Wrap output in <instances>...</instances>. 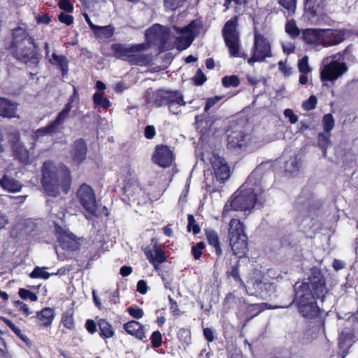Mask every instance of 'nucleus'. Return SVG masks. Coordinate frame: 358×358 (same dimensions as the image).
Returning a JSON list of instances; mask_svg holds the SVG:
<instances>
[{
    "instance_id": "f257e3e1",
    "label": "nucleus",
    "mask_w": 358,
    "mask_h": 358,
    "mask_svg": "<svg viewBox=\"0 0 358 358\" xmlns=\"http://www.w3.org/2000/svg\"><path fill=\"white\" fill-rule=\"evenodd\" d=\"M237 17L228 20L222 29V35L229 55L232 57L248 59V63L252 66L255 62H262L266 57H272L271 44L262 34L255 33L252 55L248 57V54L241 50L239 32L237 29Z\"/></svg>"
},
{
    "instance_id": "f03ea898",
    "label": "nucleus",
    "mask_w": 358,
    "mask_h": 358,
    "mask_svg": "<svg viewBox=\"0 0 358 358\" xmlns=\"http://www.w3.org/2000/svg\"><path fill=\"white\" fill-rule=\"evenodd\" d=\"M308 280L295 283L294 288L299 311L303 317L313 318L320 312L315 299L323 298L327 291L324 278L320 271L312 272Z\"/></svg>"
},
{
    "instance_id": "7ed1b4c3",
    "label": "nucleus",
    "mask_w": 358,
    "mask_h": 358,
    "mask_svg": "<svg viewBox=\"0 0 358 358\" xmlns=\"http://www.w3.org/2000/svg\"><path fill=\"white\" fill-rule=\"evenodd\" d=\"M42 185L50 196H57L60 191L67 193L71 185V172L62 164L45 162L43 166Z\"/></svg>"
},
{
    "instance_id": "20e7f679",
    "label": "nucleus",
    "mask_w": 358,
    "mask_h": 358,
    "mask_svg": "<svg viewBox=\"0 0 358 358\" xmlns=\"http://www.w3.org/2000/svg\"><path fill=\"white\" fill-rule=\"evenodd\" d=\"M262 192V188L255 185V174L250 176L246 182L234 193L232 200L225 204L222 217H227L231 210L242 211L252 208Z\"/></svg>"
},
{
    "instance_id": "39448f33",
    "label": "nucleus",
    "mask_w": 358,
    "mask_h": 358,
    "mask_svg": "<svg viewBox=\"0 0 358 358\" xmlns=\"http://www.w3.org/2000/svg\"><path fill=\"white\" fill-rule=\"evenodd\" d=\"M12 48L15 57L21 62L33 64L38 62L34 52V41L23 27H18L13 30Z\"/></svg>"
},
{
    "instance_id": "423d86ee",
    "label": "nucleus",
    "mask_w": 358,
    "mask_h": 358,
    "mask_svg": "<svg viewBox=\"0 0 358 358\" xmlns=\"http://www.w3.org/2000/svg\"><path fill=\"white\" fill-rule=\"evenodd\" d=\"M227 238L234 255L241 258L248 252V236L243 224L237 219H231L229 224Z\"/></svg>"
},
{
    "instance_id": "0eeeda50",
    "label": "nucleus",
    "mask_w": 358,
    "mask_h": 358,
    "mask_svg": "<svg viewBox=\"0 0 358 358\" xmlns=\"http://www.w3.org/2000/svg\"><path fill=\"white\" fill-rule=\"evenodd\" d=\"M348 49L346 48L341 52L327 57L323 59L325 63L320 71V78L322 82H334L348 71V66L344 62H341L343 59V56L347 53Z\"/></svg>"
},
{
    "instance_id": "6e6552de",
    "label": "nucleus",
    "mask_w": 358,
    "mask_h": 358,
    "mask_svg": "<svg viewBox=\"0 0 358 358\" xmlns=\"http://www.w3.org/2000/svg\"><path fill=\"white\" fill-rule=\"evenodd\" d=\"M76 197L81 205L85 210L87 219H92V217L97 216V202L94 190L88 185L84 183L78 188Z\"/></svg>"
},
{
    "instance_id": "1a4fd4ad",
    "label": "nucleus",
    "mask_w": 358,
    "mask_h": 358,
    "mask_svg": "<svg viewBox=\"0 0 358 358\" xmlns=\"http://www.w3.org/2000/svg\"><path fill=\"white\" fill-rule=\"evenodd\" d=\"M173 29L180 34L176 38V47L178 50H182L191 45L194 37L199 34L201 30V24L197 20H193L182 29L176 26L173 27Z\"/></svg>"
},
{
    "instance_id": "9d476101",
    "label": "nucleus",
    "mask_w": 358,
    "mask_h": 358,
    "mask_svg": "<svg viewBox=\"0 0 358 358\" xmlns=\"http://www.w3.org/2000/svg\"><path fill=\"white\" fill-rule=\"evenodd\" d=\"M348 36V32L345 30L322 29L321 45L323 47L336 45L344 41Z\"/></svg>"
},
{
    "instance_id": "9b49d317",
    "label": "nucleus",
    "mask_w": 358,
    "mask_h": 358,
    "mask_svg": "<svg viewBox=\"0 0 358 358\" xmlns=\"http://www.w3.org/2000/svg\"><path fill=\"white\" fill-rule=\"evenodd\" d=\"M55 230L57 239L60 245L64 249L73 251L79 248V243L76 239L75 236L68 229H63L62 227L56 225Z\"/></svg>"
},
{
    "instance_id": "f8f14e48",
    "label": "nucleus",
    "mask_w": 358,
    "mask_h": 358,
    "mask_svg": "<svg viewBox=\"0 0 358 358\" xmlns=\"http://www.w3.org/2000/svg\"><path fill=\"white\" fill-rule=\"evenodd\" d=\"M153 161L159 166L166 168L170 166L174 159L172 151L166 145H157L152 157Z\"/></svg>"
},
{
    "instance_id": "ddd939ff",
    "label": "nucleus",
    "mask_w": 358,
    "mask_h": 358,
    "mask_svg": "<svg viewBox=\"0 0 358 358\" xmlns=\"http://www.w3.org/2000/svg\"><path fill=\"white\" fill-rule=\"evenodd\" d=\"M87 146L83 139L76 140L69 150V158L72 163L79 165L86 159Z\"/></svg>"
},
{
    "instance_id": "4468645a",
    "label": "nucleus",
    "mask_w": 358,
    "mask_h": 358,
    "mask_svg": "<svg viewBox=\"0 0 358 358\" xmlns=\"http://www.w3.org/2000/svg\"><path fill=\"white\" fill-rule=\"evenodd\" d=\"M210 162L217 180L224 182L230 176L229 167L224 159L218 155H213Z\"/></svg>"
},
{
    "instance_id": "2eb2a0df",
    "label": "nucleus",
    "mask_w": 358,
    "mask_h": 358,
    "mask_svg": "<svg viewBox=\"0 0 358 358\" xmlns=\"http://www.w3.org/2000/svg\"><path fill=\"white\" fill-rule=\"evenodd\" d=\"M111 50L117 58L129 61L131 63L134 60V46L132 45L115 43L111 45Z\"/></svg>"
},
{
    "instance_id": "dca6fc26",
    "label": "nucleus",
    "mask_w": 358,
    "mask_h": 358,
    "mask_svg": "<svg viewBox=\"0 0 358 358\" xmlns=\"http://www.w3.org/2000/svg\"><path fill=\"white\" fill-rule=\"evenodd\" d=\"M49 62L59 69L63 78H66L69 74V60L62 55L52 52L48 59Z\"/></svg>"
},
{
    "instance_id": "f3484780",
    "label": "nucleus",
    "mask_w": 358,
    "mask_h": 358,
    "mask_svg": "<svg viewBox=\"0 0 358 358\" xmlns=\"http://www.w3.org/2000/svg\"><path fill=\"white\" fill-rule=\"evenodd\" d=\"M246 134L242 131H232L227 138V146L230 150H237L246 145Z\"/></svg>"
},
{
    "instance_id": "a211bd4d",
    "label": "nucleus",
    "mask_w": 358,
    "mask_h": 358,
    "mask_svg": "<svg viewBox=\"0 0 358 358\" xmlns=\"http://www.w3.org/2000/svg\"><path fill=\"white\" fill-rule=\"evenodd\" d=\"M10 141L15 155L20 162H27L29 157V151L20 143L19 134L17 132L13 134Z\"/></svg>"
},
{
    "instance_id": "6ab92c4d",
    "label": "nucleus",
    "mask_w": 358,
    "mask_h": 358,
    "mask_svg": "<svg viewBox=\"0 0 358 358\" xmlns=\"http://www.w3.org/2000/svg\"><path fill=\"white\" fill-rule=\"evenodd\" d=\"M145 254L148 260L153 264L155 269L159 268V264L166 261V256L163 250L154 245L153 250L148 248L145 250Z\"/></svg>"
},
{
    "instance_id": "aec40b11",
    "label": "nucleus",
    "mask_w": 358,
    "mask_h": 358,
    "mask_svg": "<svg viewBox=\"0 0 358 358\" xmlns=\"http://www.w3.org/2000/svg\"><path fill=\"white\" fill-rule=\"evenodd\" d=\"M322 29H308L303 31V40L308 44L321 45Z\"/></svg>"
},
{
    "instance_id": "412c9836",
    "label": "nucleus",
    "mask_w": 358,
    "mask_h": 358,
    "mask_svg": "<svg viewBox=\"0 0 358 358\" xmlns=\"http://www.w3.org/2000/svg\"><path fill=\"white\" fill-rule=\"evenodd\" d=\"M17 105L9 100L0 97V115L12 118L16 117Z\"/></svg>"
},
{
    "instance_id": "4be33fe9",
    "label": "nucleus",
    "mask_w": 358,
    "mask_h": 358,
    "mask_svg": "<svg viewBox=\"0 0 358 358\" xmlns=\"http://www.w3.org/2000/svg\"><path fill=\"white\" fill-rule=\"evenodd\" d=\"M55 310L51 308H45L37 312L36 317L40 322V325L45 327H50L55 318Z\"/></svg>"
},
{
    "instance_id": "5701e85b",
    "label": "nucleus",
    "mask_w": 358,
    "mask_h": 358,
    "mask_svg": "<svg viewBox=\"0 0 358 358\" xmlns=\"http://www.w3.org/2000/svg\"><path fill=\"white\" fill-rule=\"evenodd\" d=\"M248 282L252 284L253 289L257 292H259V293L265 292L271 294L275 292L276 287L275 284L273 282L262 283L261 280L254 278H251Z\"/></svg>"
},
{
    "instance_id": "b1692460",
    "label": "nucleus",
    "mask_w": 358,
    "mask_h": 358,
    "mask_svg": "<svg viewBox=\"0 0 358 358\" xmlns=\"http://www.w3.org/2000/svg\"><path fill=\"white\" fill-rule=\"evenodd\" d=\"M0 185L6 190L11 192H19L22 189V185L17 180L4 176L0 179Z\"/></svg>"
},
{
    "instance_id": "393cba45",
    "label": "nucleus",
    "mask_w": 358,
    "mask_h": 358,
    "mask_svg": "<svg viewBox=\"0 0 358 358\" xmlns=\"http://www.w3.org/2000/svg\"><path fill=\"white\" fill-rule=\"evenodd\" d=\"M206 236L209 244L215 248L216 255L220 257L222 254V250L220 247V239L217 232L210 229L207 230Z\"/></svg>"
},
{
    "instance_id": "a878e982",
    "label": "nucleus",
    "mask_w": 358,
    "mask_h": 358,
    "mask_svg": "<svg viewBox=\"0 0 358 358\" xmlns=\"http://www.w3.org/2000/svg\"><path fill=\"white\" fill-rule=\"evenodd\" d=\"M115 32V27L111 25L107 26H97L94 31V35L99 38H111Z\"/></svg>"
},
{
    "instance_id": "bb28decb",
    "label": "nucleus",
    "mask_w": 358,
    "mask_h": 358,
    "mask_svg": "<svg viewBox=\"0 0 358 358\" xmlns=\"http://www.w3.org/2000/svg\"><path fill=\"white\" fill-rule=\"evenodd\" d=\"M73 99L71 101H69L64 106V109L59 113L56 120L50 123L51 125H54V129L56 130L57 125L62 124L69 115L70 110L72 108Z\"/></svg>"
},
{
    "instance_id": "cd10ccee",
    "label": "nucleus",
    "mask_w": 358,
    "mask_h": 358,
    "mask_svg": "<svg viewBox=\"0 0 358 358\" xmlns=\"http://www.w3.org/2000/svg\"><path fill=\"white\" fill-rule=\"evenodd\" d=\"M1 319L3 321V322L10 328V329L20 338L22 339L27 345H31V341L26 336L22 331V330L13 324L10 320L6 317H1Z\"/></svg>"
},
{
    "instance_id": "c85d7f7f",
    "label": "nucleus",
    "mask_w": 358,
    "mask_h": 358,
    "mask_svg": "<svg viewBox=\"0 0 358 358\" xmlns=\"http://www.w3.org/2000/svg\"><path fill=\"white\" fill-rule=\"evenodd\" d=\"M169 91L164 90H159L155 92L152 96L153 103L157 106L166 105V99L169 98Z\"/></svg>"
},
{
    "instance_id": "c756f323",
    "label": "nucleus",
    "mask_w": 358,
    "mask_h": 358,
    "mask_svg": "<svg viewBox=\"0 0 358 358\" xmlns=\"http://www.w3.org/2000/svg\"><path fill=\"white\" fill-rule=\"evenodd\" d=\"M99 327L100 329V336L103 338H110L114 334L112 326L105 320L99 321Z\"/></svg>"
},
{
    "instance_id": "7c9ffc66",
    "label": "nucleus",
    "mask_w": 358,
    "mask_h": 358,
    "mask_svg": "<svg viewBox=\"0 0 358 358\" xmlns=\"http://www.w3.org/2000/svg\"><path fill=\"white\" fill-rule=\"evenodd\" d=\"M329 138H330L329 133H320L317 135L318 145L322 150L324 157H326L327 149L331 144Z\"/></svg>"
},
{
    "instance_id": "2f4dec72",
    "label": "nucleus",
    "mask_w": 358,
    "mask_h": 358,
    "mask_svg": "<svg viewBox=\"0 0 358 358\" xmlns=\"http://www.w3.org/2000/svg\"><path fill=\"white\" fill-rule=\"evenodd\" d=\"M285 169L290 173H294L299 171V162L296 156L291 157L285 162Z\"/></svg>"
},
{
    "instance_id": "473e14b6",
    "label": "nucleus",
    "mask_w": 358,
    "mask_h": 358,
    "mask_svg": "<svg viewBox=\"0 0 358 358\" xmlns=\"http://www.w3.org/2000/svg\"><path fill=\"white\" fill-rule=\"evenodd\" d=\"M323 0H307L306 7L314 15H317L323 8Z\"/></svg>"
},
{
    "instance_id": "72a5a7b5",
    "label": "nucleus",
    "mask_w": 358,
    "mask_h": 358,
    "mask_svg": "<svg viewBox=\"0 0 358 358\" xmlns=\"http://www.w3.org/2000/svg\"><path fill=\"white\" fill-rule=\"evenodd\" d=\"M169 98L166 99V105L170 104H185L182 95L178 91H169Z\"/></svg>"
},
{
    "instance_id": "f704fd0d",
    "label": "nucleus",
    "mask_w": 358,
    "mask_h": 358,
    "mask_svg": "<svg viewBox=\"0 0 358 358\" xmlns=\"http://www.w3.org/2000/svg\"><path fill=\"white\" fill-rule=\"evenodd\" d=\"M62 323L69 329L74 328L73 311L72 310H68L62 314Z\"/></svg>"
},
{
    "instance_id": "c9c22d12",
    "label": "nucleus",
    "mask_w": 358,
    "mask_h": 358,
    "mask_svg": "<svg viewBox=\"0 0 358 358\" xmlns=\"http://www.w3.org/2000/svg\"><path fill=\"white\" fill-rule=\"evenodd\" d=\"M93 101L95 105L101 106L102 108L107 109L110 106V102L103 97V92H96L93 96Z\"/></svg>"
},
{
    "instance_id": "e433bc0d",
    "label": "nucleus",
    "mask_w": 358,
    "mask_h": 358,
    "mask_svg": "<svg viewBox=\"0 0 358 358\" xmlns=\"http://www.w3.org/2000/svg\"><path fill=\"white\" fill-rule=\"evenodd\" d=\"M285 31L292 38L298 37L300 34V30L297 27L296 22L293 20H289L285 24Z\"/></svg>"
},
{
    "instance_id": "4c0bfd02",
    "label": "nucleus",
    "mask_w": 358,
    "mask_h": 358,
    "mask_svg": "<svg viewBox=\"0 0 358 358\" xmlns=\"http://www.w3.org/2000/svg\"><path fill=\"white\" fill-rule=\"evenodd\" d=\"M279 4L287 10L288 15L295 13L296 0H278Z\"/></svg>"
},
{
    "instance_id": "58836bf2",
    "label": "nucleus",
    "mask_w": 358,
    "mask_h": 358,
    "mask_svg": "<svg viewBox=\"0 0 358 358\" xmlns=\"http://www.w3.org/2000/svg\"><path fill=\"white\" fill-rule=\"evenodd\" d=\"M51 275L50 273L45 271V268L36 266L34 268L33 271L30 273L31 278H42L47 280Z\"/></svg>"
},
{
    "instance_id": "ea45409f",
    "label": "nucleus",
    "mask_w": 358,
    "mask_h": 358,
    "mask_svg": "<svg viewBox=\"0 0 358 358\" xmlns=\"http://www.w3.org/2000/svg\"><path fill=\"white\" fill-rule=\"evenodd\" d=\"M55 131V130L54 129V125H51L50 124L48 126H47L45 127H43V128L38 129L35 132L33 138L34 140H38L40 137L48 135V134H52Z\"/></svg>"
},
{
    "instance_id": "a19ab883",
    "label": "nucleus",
    "mask_w": 358,
    "mask_h": 358,
    "mask_svg": "<svg viewBox=\"0 0 358 358\" xmlns=\"http://www.w3.org/2000/svg\"><path fill=\"white\" fill-rule=\"evenodd\" d=\"M325 133H329L334 127V120L331 114H326L322 119Z\"/></svg>"
},
{
    "instance_id": "79ce46f5",
    "label": "nucleus",
    "mask_w": 358,
    "mask_h": 358,
    "mask_svg": "<svg viewBox=\"0 0 358 358\" xmlns=\"http://www.w3.org/2000/svg\"><path fill=\"white\" fill-rule=\"evenodd\" d=\"M222 85L226 87H237L240 81L236 76H225L222 80Z\"/></svg>"
},
{
    "instance_id": "37998d69",
    "label": "nucleus",
    "mask_w": 358,
    "mask_h": 358,
    "mask_svg": "<svg viewBox=\"0 0 358 358\" xmlns=\"http://www.w3.org/2000/svg\"><path fill=\"white\" fill-rule=\"evenodd\" d=\"M299 71L301 73H308L311 71V68L308 64V56L303 57L299 62L298 64Z\"/></svg>"
},
{
    "instance_id": "c03bdc74",
    "label": "nucleus",
    "mask_w": 358,
    "mask_h": 358,
    "mask_svg": "<svg viewBox=\"0 0 358 358\" xmlns=\"http://www.w3.org/2000/svg\"><path fill=\"white\" fill-rule=\"evenodd\" d=\"M187 220V230L189 231L192 230L194 234H198L200 232V227L198 224H196L194 217L189 214L188 215Z\"/></svg>"
},
{
    "instance_id": "a18cd8bd",
    "label": "nucleus",
    "mask_w": 358,
    "mask_h": 358,
    "mask_svg": "<svg viewBox=\"0 0 358 358\" xmlns=\"http://www.w3.org/2000/svg\"><path fill=\"white\" fill-rule=\"evenodd\" d=\"M19 296L22 299H29L31 301H36L38 300V297L36 294L22 288L19 290Z\"/></svg>"
},
{
    "instance_id": "49530a36",
    "label": "nucleus",
    "mask_w": 358,
    "mask_h": 358,
    "mask_svg": "<svg viewBox=\"0 0 358 358\" xmlns=\"http://www.w3.org/2000/svg\"><path fill=\"white\" fill-rule=\"evenodd\" d=\"M205 248V243L203 242H199L196 245L192 246V253L195 259H199L202 255V250Z\"/></svg>"
},
{
    "instance_id": "de8ad7c7",
    "label": "nucleus",
    "mask_w": 358,
    "mask_h": 358,
    "mask_svg": "<svg viewBox=\"0 0 358 358\" xmlns=\"http://www.w3.org/2000/svg\"><path fill=\"white\" fill-rule=\"evenodd\" d=\"M317 104V98L316 96L312 95L309 97V99L306 101H305L303 104L302 107L306 110H311L314 109Z\"/></svg>"
},
{
    "instance_id": "09e8293b",
    "label": "nucleus",
    "mask_w": 358,
    "mask_h": 358,
    "mask_svg": "<svg viewBox=\"0 0 358 358\" xmlns=\"http://www.w3.org/2000/svg\"><path fill=\"white\" fill-rule=\"evenodd\" d=\"M184 1L185 0H164V6L166 8L173 10L182 6Z\"/></svg>"
},
{
    "instance_id": "8fccbe9b",
    "label": "nucleus",
    "mask_w": 358,
    "mask_h": 358,
    "mask_svg": "<svg viewBox=\"0 0 358 358\" xmlns=\"http://www.w3.org/2000/svg\"><path fill=\"white\" fill-rule=\"evenodd\" d=\"M15 306L25 316H29L31 314V311L29 310L28 306L20 301H16L15 302Z\"/></svg>"
},
{
    "instance_id": "3c124183",
    "label": "nucleus",
    "mask_w": 358,
    "mask_h": 358,
    "mask_svg": "<svg viewBox=\"0 0 358 358\" xmlns=\"http://www.w3.org/2000/svg\"><path fill=\"white\" fill-rule=\"evenodd\" d=\"M151 340L153 347L158 348L162 344V334L159 331H154L151 336Z\"/></svg>"
},
{
    "instance_id": "603ef678",
    "label": "nucleus",
    "mask_w": 358,
    "mask_h": 358,
    "mask_svg": "<svg viewBox=\"0 0 358 358\" xmlns=\"http://www.w3.org/2000/svg\"><path fill=\"white\" fill-rule=\"evenodd\" d=\"M59 7L62 10L68 13L72 12L73 9V5L69 0H60L59 2Z\"/></svg>"
},
{
    "instance_id": "864d4df0",
    "label": "nucleus",
    "mask_w": 358,
    "mask_h": 358,
    "mask_svg": "<svg viewBox=\"0 0 358 358\" xmlns=\"http://www.w3.org/2000/svg\"><path fill=\"white\" fill-rule=\"evenodd\" d=\"M58 19L61 22L64 23L66 25H71L73 22V17L64 13H61L58 16Z\"/></svg>"
},
{
    "instance_id": "5fc2aeb1",
    "label": "nucleus",
    "mask_w": 358,
    "mask_h": 358,
    "mask_svg": "<svg viewBox=\"0 0 358 358\" xmlns=\"http://www.w3.org/2000/svg\"><path fill=\"white\" fill-rule=\"evenodd\" d=\"M284 115L289 118L291 124H295L298 121V116L296 115L293 110L289 108H287L284 110Z\"/></svg>"
},
{
    "instance_id": "6e6d98bb",
    "label": "nucleus",
    "mask_w": 358,
    "mask_h": 358,
    "mask_svg": "<svg viewBox=\"0 0 358 358\" xmlns=\"http://www.w3.org/2000/svg\"><path fill=\"white\" fill-rule=\"evenodd\" d=\"M278 66L280 71L284 74L285 76H289L292 73V69L285 65V63L282 61L278 62Z\"/></svg>"
},
{
    "instance_id": "4d7b16f0",
    "label": "nucleus",
    "mask_w": 358,
    "mask_h": 358,
    "mask_svg": "<svg viewBox=\"0 0 358 358\" xmlns=\"http://www.w3.org/2000/svg\"><path fill=\"white\" fill-rule=\"evenodd\" d=\"M282 46L283 52L287 55H289L294 52L295 45L292 42H282Z\"/></svg>"
},
{
    "instance_id": "13d9d810",
    "label": "nucleus",
    "mask_w": 358,
    "mask_h": 358,
    "mask_svg": "<svg viewBox=\"0 0 358 358\" xmlns=\"http://www.w3.org/2000/svg\"><path fill=\"white\" fill-rule=\"evenodd\" d=\"M221 96H214L207 99L205 106V111L207 112L210 108H212L215 103H217L220 99Z\"/></svg>"
},
{
    "instance_id": "bf43d9fd",
    "label": "nucleus",
    "mask_w": 358,
    "mask_h": 358,
    "mask_svg": "<svg viewBox=\"0 0 358 358\" xmlns=\"http://www.w3.org/2000/svg\"><path fill=\"white\" fill-rule=\"evenodd\" d=\"M206 80V76L201 69H198L194 77L195 83L196 85H202Z\"/></svg>"
},
{
    "instance_id": "052dcab7",
    "label": "nucleus",
    "mask_w": 358,
    "mask_h": 358,
    "mask_svg": "<svg viewBox=\"0 0 358 358\" xmlns=\"http://www.w3.org/2000/svg\"><path fill=\"white\" fill-rule=\"evenodd\" d=\"M124 330L131 336L134 335V321L131 320L125 323L123 326Z\"/></svg>"
},
{
    "instance_id": "680f3d73",
    "label": "nucleus",
    "mask_w": 358,
    "mask_h": 358,
    "mask_svg": "<svg viewBox=\"0 0 358 358\" xmlns=\"http://www.w3.org/2000/svg\"><path fill=\"white\" fill-rule=\"evenodd\" d=\"M238 266H239V264H238V262H237L236 264L234 265L232 268H231V270L229 272V274L230 275H231L235 280H238V281H242L241 278H240V275H239V271H238Z\"/></svg>"
},
{
    "instance_id": "e2e57ef3",
    "label": "nucleus",
    "mask_w": 358,
    "mask_h": 358,
    "mask_svg": "<svg viewBox=\"0 0 358 358\" xmlns=\"http://www.w3.org/2000/svg\"><path fill=\"white\" fill-rule=\"evenodd\" d=\"M203 335L206 339L209 342H212L215 339L214 331L210 328H205L203 329Z\"/></svg>"
},
{
    "instance_id": "0e129e2a",
    "label": "nucleus",
    "mask_w": 358,
    "mask_h": 358,
    "mask_svg": "<svg viewBox=\"0 0 358 358\" xmlns=\"http://www.w3.org/2000/svg\"><path fill=\"white\" fill-rule=\"evenodd\" d=\"M136 290L142 294H145L148 291V287L145 281L143 280H139L137 283Z\"/></svg>"
},
{
    "instance_id": "69168bd1",
    "label": "nucleus",
    "mask_w": 358,
    "mask_h": 358,
    "mask_svg": "<svg viewBox=\"0 0 358 358\" xmlns=\"http://www.w3.org/2000/svg\"><path fill=\"white\" fill-rule=\"evenodd\" d=\"M155 135V129L153 126L148 125L145 129V136L148 138H152Z\"/></svg>"
},
{
    "instance_id": "338daca9",
    "label": "nucleus",
    "mask_w": 358,
    "mask_h": 358,
    "mask_svg": "<svg viewBox=\"0 0 358 358\" xmlns=\"http://www.w3.org/2000/svg\"><path fill=\"white\" fill-rule=\"evenodd\" d=\"M85 327L90 334H94L96 331V325L92 320H88L86 322Z\"/></svg>"
},
{
    "instance_id": "774afa93",
    "label": "nucleus",
    "mask_w": 358,
    "mask_h": 358,
    "mask_svg": "<svg viewBox=\"0 0 358 358\" xmlns=\"http://www.w3.org/2000/svg\"><path fill=\"white\" fill-rule=\"evenodd\" d=\"M185 104H170L169 105V109L170 112H171L174 115H178L180 113V107L185 106Z\"/></svg>"
}]
</instances>
